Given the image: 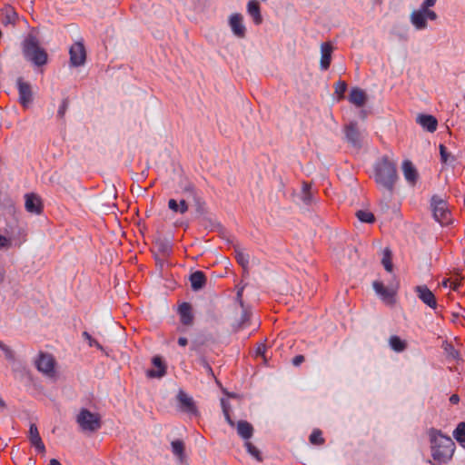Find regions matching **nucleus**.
Instances as JSON below:
<instances>
[{"label": "nucleus", "mask_w": 465, "mask_h": 465, "mask_svg": "<svg viewBox=\"0 0 465 465\" xmlns=\"http://www.w3.org/2000/svg\"><path fill=\"white\" fill-rule=\"evenodd\" d=\"M374 180L388 191H393L398 180V174L396 164L389 156L384 155L376 162L374 165Z\"/></svg>", "instance_id": "nucleus-1"}, {"label": "nucleus", "mask_w": 465, "mask_h": 465, "mask_svg": "<svg viewBox=\"0 0 465 465\" xmlns=\"http://www.w3.org/2000/svg\"><path fill=\"white\" fill-rule=\"evenodd\" d=\"M429 434L432 458L440 462H446L452 457L454 451V442L451 438L444 436L436 429H430Z\"/></svg>", "instance_id": "nucleus-2"}, {"label": "nucleus", "mask_w": 465, "mask_h": 465, "mask_svg": "<svg viewBox=\"0 0 465 465\" xmlns=\"http://www.w3.org/2000/svg\"><path fill=\"white\" fill-rule=\"evenodd\" d=\"M24 54L26 59L33 62L35 65L41 66L47 62V54L38 45L35 36L29 35L24 43Z\"/></svg>", "instance_id": "nucleus-3"}, {"label": "nucleus", "mask_w": 465, "mask_h": 465, "mask_svg": "<svg viewBox=\"0 0 465 465\" xmlns=\"http://www.w3.org/2000/svg\"><path fill=\"white\" fill-rule=\"evenodd\" d=\"M75 420L83 431L94 432L102 427L101 416L86 408L80 410Z\"/></svg>", "instance_id": "nucleus-4"}, {"label": "nucleus", "mask_w": 465, "mask_h": 465, "mask_svg": "<svg viewBox=\"0 0 465 465\" xmlns=\"http://www.w3.org/2000/svg\"><path fill=\"white\" fill-rule=\"evenodd\" d=\"M431 208L434 219L441 225H448L451 223V212L448 203L434 195L431 198Z\"/></svg>", "instance_id": "nucleus-5"}, {"label": "nucleus", "mask_w": 465, "mask_h": 465, "mask_svg": "<svg viewBox=\"0 0 465 465\" xmlns=\"http://www.w3.org/2000/svg\"><path fill=\"white\" fill-rule=\"evenodd\" d=\"M438 15L435 12H425L419 8L411 15V22L417 30H423L427 27V19L435 21Z\"/></svg>", "instance_id": "nucleus-6"}, {"label": "nucleus", "mask_w": 465, "mask_h": 465, "mask_svg": "<svg viewBox=\"0 0 465 465\" xmlns=\"http://www.w3.org/2000/svg\"><path fill=\"white\" fill-rule=\"evenodd\" d=\"M344 134L347 142L353 147L359 149L362 146V135L356 122L352 121L344 125Z\"/></svg>", "instance_id": "nucleus-7"}, {"label": "nucleus", "mask_w": 465, "mask_h": 465, "mask_svg": "<svg viewBox=\"0 0 465 465\" xmlns=\"http://www.w3.org/2000/svg\"><path fill=\"white\" fill-rule=\"evenodd\" d=\"M17 89L19 94V103L27 109L33 102L32 86L29 83L25 82L23 78L17 79Z\"/></svg>", "instance_id": "nucleus-8"}, {"label": "nucleus", "mask_w": 465, "mask_h": 465, "mask_svg": "<svg viewBox=\"0 0 465 465\" xmlns=\"http://www.w3.org/2000/svg\"><path fill=\"white\" fill-rule=\"evenodd\" d=\"M55 361L51 354L41 352L36 361V368L39 371L53 376L54 374Z\"/></svg>", "instance_id": "nucleus-9"}, {"label": "nucleus", "mask_w": 465, "mask_h": 465, "mask_svg": "<svg viewBox=\"0 0 465 465\" xmlns=\"http://www.w3.org/2000/svg\"><path fill=\"white\" fill-rule=\"evenodd\" d=\"M180 410L190 415L197 416L198 410L194 401L192 397L188 396L183 391H180L177 395Z\"/></svg>", "instance_id": "nucleus-10"}, {"label": "nucleus", "mask_w": 465, "mask_h": 465, "mask_svg": "<svg viewBox=\"0 0 465 465\" xmlns=\"http://www.w3.org/2000/svg\"><path fill=\"white\" fill-rule=\"evenodd\" d=\"M70 61L72 65L80 66L85 62L86 54L82 43H75L70 48Z\"/></svg>", "instance_id": "nucleus-11"}, {"label": "nucleus", "mask_w": 465, "mask_h": 465, "mask_svg": "<svg viewBox=\"0 0 465 465\" xmlns=\"http://www.w3.org/2000/svg\"><path fill=\"white\" fill-rule=\"evenodd\" d=\"M415 292L419 299L431 309L437 308V300L433 292L426 285H418L415 287Z\"/></svg>", "instance_id": "nucleus-12"}, {"label": "nucleus", "mask_w": 465, "mask_h": 465, "mask_svg": "<svg viewBox=\"0 0 465 465\" xmlns=\"http://www.w3.org/2000/svg\"><path fill=\"white\" fill-rule=\"evenodd\" d=\"M28 440L38 453L44 454L45 452V446L39 434L37 426L35 423L30 424Z\"/></svg>", "instance_id": "nucleus-13"}, {"label": "nucleus", "mask_w": 465, "mask_h": 465, "mask_svg": "<svg viewBox=\"0 0 465 465\" xmlns=\"http://www.w3.org/2000/svg\"><path fill=\"white\" fill-rule=\"evenodd\" d=\"M230 26L233 34L239 37H245L246 28L243 25V17L241 14H233L231 15L229 20Z\"/></svg>", "instance_id": "nucleus-14"}, {"label": "nucleus", "mask_w": 465, "mask_h": 465, "mask_svg": "<svg viewBox=\"0 0 465 465\" xmlns=\"http://www.w3.org/2000/svg\"><path fill=\"white\" fill-rule=\"evenodd\" d=\"M373 289L376 293L387 304H392L394 302V292L388 287L384 286L381 282H373Z\"/></svg>", "instance_id": "nucleus-15"}, {"label": "nucleus", "mask_w": 465, "mask_h": 465, "mask_svg": "<svg viewBox=\"0 0 465 465\" xmlns=\"http://www.w3.org/2000/svg\"><path fill=\"white\" fill-rule=\"evenodd\" d=\"M25 209L29 213H41L43 211V204L40 197L35 193H27L25 195Z\"/></svg>", "instance_id": "nucleus-16"}, {"label": "nucleus", "mask_w": 465, "mask_h": 465, "mask_svg": "<svg viewBox=\"0 0 465 465\" xmlns=\"http://www.w3.org/2000/svg\"><path fill=\"white\" fill-rule=\"evenodd\" d=\"M333 46L330 42H324L321 45V69L326 71L329 69L331 62V54Z\"/></svg>", "instance_id": "nucleus-17"}, {"label": "nucleus", "mask_w": 465, "mask_h": 465, "mask_svg": "<svg viewBox=\"0 0 465 465\" xmlns=\"http://www.w3.org/2000/svg\"><path fill=\"white\" fill-rule=\"evenodd\" d=\"M348 100L355 106L362 107L367 102V94L362 89L354 87L351 90Z\"/></svg>", "instance_id": "nucleus-18"}, {"label": "nucleus", "mask_w": 465, "mask_h": 465, "mask_svg": "<svg viewBox=\"0 0 465 465\" xmlns=\"http://www.w3.org/2000/svg\"><path fill=\"white\" fill-rule=\"evenodd\" d=\"M153 366L157 370H149L147 376L150 378H162L166 374V364L160 356H154L152 360Z\"/></svg>", "instance_id": "nucleus-19"}, {"label": "nucleus", "mask_w": 465, "mask_h": 465, "mask_svg": "<svg viewBox=\"0 0 465 465\" xmlns=\"http://www.w3.org/2000/svg\"><path fill=\"white\" fill-rule=\"evenodd\" d=\"M417 123L428 132L433 133L437 130L438 121L432 115L419 114L417 117Z\"/></svg>", "instance_id": "nucleus-20"}, {"label": "nucleus", "mask_w": 465, "mask_h": 465, "mask_svg": "<svg viewBox=\"0 0 465 465\" xmlns=\"http://www.w3.org/2000/svg\"><path fill=\"white\" fill-rule=\"evenodd\" d=\"M178 311L181 317V322L185 326L192 325L193 322V315L191 304L188 302H183L179 306Z\"/></svg>", "instance_id": "nucleus-21"}, {"label": "nucleus", "mask_w": 465, "mask_h": 465, "mask_svg": "<svg viewBox=\"0 0 465 465\" xmlns=\"http://www.w3.org/2000/svg\"><path fill=\"white\" fill-rule=\"evenodd\" d=\"M402 170L405 179L411 183L415 184L418 179V173L412 163L406 160L402 163Z\"/></svg>", "instance_id": "nucleus-22"}, {"label": "nucleus", "mask_w": 465, "mask_h": 465, "mask_svg": "<svg viewBox=\"0 0 465 465\" xmlns=\"http://www.w3.org/2000/svg\"><path fill=\"white\" fill-rule=\"evenodd\" d=\"M248 14L252 16L255 25H260L262 22L261 15L260 5L256 0H252L247 5Z\"/></svg>", "instance_id": "nucleus-23"}, {"label": "nucleus", "mask_w": 465, "mask_h": 465, "mask_svg": "<svg viewBox=\"0 0 465 465\" xmlns=\"http://www.w3.org/2000/svg\"><path fill=\"white\" fill-rule=\"evenodd\" d=\"M190 282L193 290L198 291L206 283V276L202 271H196L190 276Z\"/></svg>", "instance_id": "nucleus-24"}, {"label": "nucleus", "mask_w": 465, "mask_h": 465, "mask_svg": "<svg viewBox=\"0 0 465 465\" xmlns=\"http://www.w3.org/2000/svg\"><path fill=\"white\" fill-rule=\"evenodd\" d=\"M237 432L244 440H249L253 434V428L246 420H240L237 423Z\"/></svg>", "instance_id": "nucleus-25"}, {"label": "nucleus", "mask_w": 465, "mask_h": 465, "mask_svg": "<svg viewBox=\"0 0 465 465\" xmlns=\"http://www.w3.org/2000/svg\"><path fill=\"white\" fill-rule=\"evenodd\" d=\"M168 207L171 211L181 214H184L189 209L187 202L183 199L179 203L174 199H170L168 201Z\"/></svg>", "instance_id": "nucleus-26"}, {"label": "nucleus", "mask_w": 465, "mask_h": 465, "mask_svg": "<svg viewBox=\"0 0 465 465\" xmlns=\"http://www.w3.org/2000/svg\"><path fill=\"white\" fill-rule=\"evenodd\" d=\"M301 199L305 205H311L313 203V193L312 185L307 182H302Z\"/></svg>", "instance_id": "nucleus-27"}, {"label": "nucleus", "mask_w": 465, "mask_h": 465, "mask_svg": "<svg viewBox=\"0 0 465 465\" xmlns=\"http://www.w3.org/2000/svg\"><path fill=\"white\" fill-rule=\"evenodd\" d=\"M171 445L173 453L177 457L181 463L183 462L185 460L184 443L180 440H176L172 441Z\"/></svg>", "instance_id": "nucleus-28"}, {"label": "nucleus", "mask_w": 465, "mask_h": 465, "mask_svg": "<svg viewBox=\"0 0 465 465\" xmlns=\"http://www.w3.org/2000/svg\"><path fill=\"white\" fill-rule=\"evenodd\" d=\"M16 18H17V14L15 13V11L11 6L5 7L3 10L2 21H3L4 24H5V25H7V24L15 25V21H16Z\"/></svg>", "instance_id": "nucleus-29"}, {"label": "nucleus", "mask_w": 465, "mask_h": 465, "mask_svg": "<svg viewBox=\"0 0 465 465\" xmlns=\"http://www.w3.org/2000/svg\"><path fill=\"white\" fill-rule=\"evenodd\" d=\"M390 346L397 352L403 351L407 348L405 341L401 340L399 336L393 335L390 338Z\"/></svg>", "instance_id": "nucleus-30"}, {"label": "nucleus", "mask_w": 465, "mask_h": 465, "mask_svg": "<svg viewBox=\"0 0 465 465\" xmlns=\"http://www.w3.org/2000/svg\"><path fill=\"white\" fill-rule=\"evenodd\" d=\"M356 217L362 223H373L375 222L374 214L366 210H359Z\"/></svg>", "instance_id": "nucleus-31"}, {"label": "nucleus", "mask_w": 465, "mask_h": 465, "mask_svg": "<svg viewBox=\"0 0 465 465\" xmlns=\"http://www.w3.org/2000/svg\"><path fill=\"white\" fill-rule=\"evenodd\" d=\"M440 160L444 163H452L455 161V157L448 152L447 147L444 144H440Z\"/></svg>", "instance_id": "nucleus-32"}, {"label": "nucleus", "mask_w": 465, "mask_h": 465, "mask_svg": "<svg viewBox=\"0 0 465 465\" xmlns=\"http://www.w3.org/2000/svg\"><path fill=\"white\" fill-rule=\"evenodd\" d=\"M453 437L460 443L465 442V422L458 424L457 428L453 431Z\"/></svg>", "instance_id": "nucleus-33"}, {"label": "nucleus", "mask_w": 465, "mask_h": 465, "mask_svg": "<svg viewBox=\"0 0 465 465\" xmlns=\"http://www.w3.org/2000/svg\"><path fill=\"white\" fill-rule=\"evenodd\" d=\"M310 442L313 445H322L324 443L322 432L319 429H315L310 435Z\"/></svg>", "instance_id": "nucleus-34"}, {"label": "nucleus", "mask_w": 465, "mask_h": 465, "mask_svg": "<svg viewBox=\"0 0 465 465\" xmlns=\"http://www.w3.org/2000/svg\"><path fill=\"white\" fill-rule=\"evenodd\" d=\"M234 253H235V259L237 261V262L243 268V269H247L248 267V264H249V255L248 254H245L243 253L241 251H238V250H235L234 251Z\"/></svg>", "instance_id": "nucleus-35"}, {"label": "nucleus", "mask_w": 465, "mask_h": 465, "mask_svg": "<svg viewBox=\"0 0 465 465\" xmlns=\"http://www.w3.org/2000/svg\"><path fill=\"white\" fill-rule=\"evenodd\" d=\"M335 94L338 95V100L344 98V94L347 90V84L344 81H339L335 84Z\"/></svg>", "instance_id": "nucleus-36"}, {"label": "nucleus", "mask_w": 465, "mask_h": 465, "mask_svg": "<svg viewBox=\"0 0 465 465\" xmlns=\"http://www.w3.org/2000/svg\"><path fill=\"white\" fill-rule=\"evenodd\" d=\"M245 447L247 449V451L255 458L258 461H262V458L261 455L260 450L250 441L245 442Z\"/></svg>", "instance_id": "nucleus-37"}, {"label": "nucleus", "mask_w": 465, "mask_h": 465, "mask_svg": "<svg viewBox=\"0 0 465 465\" xmlns=\"http://www.w3.org/2000/svg\"><path fill=\"white\" fill-rule=\"evenodd\" d=\"M382 264L387 272L392 271L391 255V252L388 249L384 251Z\"/></svg>", "instance_id": "nucleus-38"}, {"label": "nucleus", "mask_w": 465, "mask_h": 465, "mask_svg": "<svg viewBox=\"0 0 465 465\" xmlns=\"http://www.w3.org/2000/svg\"><path fill=\"white\" fill-rule=\"evenodd\" d=\"M83 337L88 342L90 347H95L101 351L104 350L103 346L95 339H94L89 332L84 331Z\"/></svg>", "instance_id": "nucleus-39"}, {"label": "nucleus", "mask_w": 465, "mask_h": 465, "mask_svg": "<svg viewBox=\"0 0 465 465\" xmlns=\"http://www.w3.org/2000/svg\"><path fill=\"white\" fill-rule=\"evenodd\" d=\"M0 349L3 351L5 357L8 361H14L15 360V353L11 350L10 347L0 341Z\"/></svg>", "instance_id": "nucleus-40"}, {"label": "nucleus", "mask_w": 465, "mask_h": 465, "mask_svg": "<svg viewBox=\"0 0 465 465\" xmlns=\"http://www.w3.org/2000/svg\"><path fill=\"white\" fill-rule=\"evenodd\" d=\"M222 407H223V414L225 416V419L227 420V422L232 426V427H234L235 423L234 421L232 420L231 416H230V410H229V406L227 405V403L225 402L224 400H222Z\"/></svg>", "instance_id": "nucleus-41"}, {"label": "nucleus", "mask_w": 465, "mask_h": 465, "mask_svg": "<svg viewBox=\"0 0 465 465\" xmlns=\"http://www.w3.org/2000/svg\"><path fill=\"white\" fill-rule=\"evenodd\" d=\"M251 318V312L243 308L240 322V328H244Z\"/></svg>", "instance_id": "nucleus-42"}, {"label": "nucleus", "mask_w": 465, "mask_h": 465, "mask_svg": "<svg viewBox=\"0 0 465 465\" xmlns=\"http://www.w3.org/2000/svg\"><path fill=\"white\" fill-rule=\"evenodd\" d=\"M437 0H424L422 4L420 5V8L422 9V11L425 12H433L432 10H430V7H432L435 5Z\"/></svg>", "instance_id": "nucleus-43"}, {"label": "nucleus", "mask_w": 465, "mask_h": 465, "mask_svg": "<svg viewBox=\"0 0 465 465\" xmlns=\"http://www.w3.org/2000/svg\"><path fill=\"white\" fill-rule=\"evenodd\" d=\"M11 245V239L0 234V249H8Z\"/></svg>", "instance_id": "nucleus-44"}, {"label": "nucleus", "mask_w": 465, "mask_h": 465, "mask_svg": "<svg viewBox=\"0 0 465 465\" xmlns=\"http://www.w3.org/2000/svg\"><path fill=\"white\" fill-rule=\"evenodd\" d=\"M67 107H68V99H64L61 105L59 106V109L57 112V116L60 118L64 117L65 114V112L67 110Z\"/></svg>", "instance_id": "nucleus-45"}, {"label": "nucleus", "mask_w": 465, "mask_h": 465, "mask_svg": "<svg viewBox=\"0 0 465 465\" xmlns=\"http://www.w3.org/2000/svg\"><path fill=\"white\" fill-rule=\"evenodd\" d=\"M183 191L185 193H188L190 195H192L195 200H197V193H196V189L194 187V185L191 183H187L184 188H183Z\"/></svg>", "instance_id": "nucleus-46"}, {"label": "nucleus", "mask_w": 465, "mask_h": 465, "mask_svg": "<svg viewBox=\"0 0 465 465\" xmlns=\"http://www.w3.org/2000/svg\"><path fill=\"white\" fill-rule=\"evenodd\" d=\"M441 285L444 287V288H447V287H450L451 288L452 290H457L458 289V286H459V283L457 282H450V279H444L441 282Z\"/></svg>", "instance_id": "nucleus-47"}, {"label": "nucleus", "mask_w": 465, "mask_h": 465, "mask_svg": "<svg viewBox=\"0 0 465 465\" xmlns=\"http://www.w3.org/2000/svg\"><path fill=\"white\" fill-rule=\"evenodd\" d=\"M201 363H202L203 367L205 369L207 374L210 375L211 377L214 378L213 371L212 367L210 366V364L206 361V360L202 359Z\"/></svg>", "instance_id": "nucleus-48"}, {"label": "nucleus", "mask_w": 465, "mask_h": 465, "mask_svg": "<svg viewBox=\"0 0 465 465\" xmlns=\"http://www.w3.org/2000/svg\"><path fill=\"white\" fill-rule=\"evenodd\" d=\"M304 361V356L303 355H297L292 359V364L294 366H299Z\"/></svg>", "instance_id": "nucleus-49"}, {"label": "nucleus", "mask_w": 465, "mask_h": 465, "mask_svg": "<svg viewBox=\"0 0 465 465\" xmlns=\"http://www.w3.org/2000/svg\"><path fill=\"white\" fill-rule=\"evenodd\" d=\"M266 351V346L264 344H260L258 347H257V350H256V355L257 356H262L264 357V353Z\"/></svg>", "instance_id": "nucleus-50"}, {"label": "nucleus", "mask_w": 465, "mask_h": 465, "mask_svg": "<svg viewBox=\"0 0 465 465\" xmlns=\"http://www.w3.org/2000/svg\"><path fill=\"white\" fill-rule=\"evenodd\" d=\"M178 344L182 347H184L188 344V340L184 337H180L178 339Z\"/></svg>", "instance_id": "nucleus-51"}, {"label": "nucleus", "mask_w": 465, "mask_h": 465, "mask_svg": "<svg viewBox=\"0 0 465 465\" xmlns=\"http://www.w3.org/2000/svg\"><path fill=\"white\" fill-rule=\"evenodd\" d=\"M459 401H460L459 396L456 394L451 395L450 398V401L453 404H457L459 402Z\"/></svg>", "instance_id": "nucleus-52"}, {"label": "nucleus", "mask_w": 465, "mask_h": 465, "mask_svg": "<svg viewBox=\"0 0 465 465\" xmlns=\"http://www.w3.org/2000/svg\"><path fill=\"white\" fill-rule=\"evenodd\" d=\"M48 465H62L57 460L52 459Z\"/></svg>", "instance_id": "nucleus-53"}, {"label": "nucleus", "mask_w": 465, "mask_h": 465, "mask_svg": "<svg viewBox=\"0 0 465 465\" xmlns=\"http://www.w3.org/2000/svg\"><path fill=\"white\" fill-rule=\"evenodd\" d=\"M241 297H242V292H241V291H239V292H237V298L240 300V304H241V306L243 308V302L241 300Z\"/></svg>", "instance_id": "nucleus-54"}, {"label": "nucleus", "mask_w": 465, "mask_h": 465, "mask_svg": "<svg viewBox=\"0 0 465 465\" xmlns=\"http://www.w3.org/2000/svg\"><path fill=\"white\" fill-rule=\"evenodd\" d=\"M5 406V402L4 401L0 398V407H4Z\"/></svg>", "instance_id": "nucleus-55"}, {"label": "nucleus", "mask_w": 465, "mask_h": 465, "mask_svg": "<svg viewBox=\"0 0 465 465\" xmlns=\"http://www.w3.org/2000/svg\"><path fill=\"white\" fill-rule=\"evenodd\" d=\"M464 99H465V94H464Z\"/></svg>", "instance_id": "nucleus-56"}]
</instances>
